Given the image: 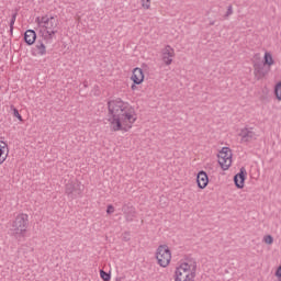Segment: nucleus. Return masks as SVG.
<instances>
[{"label": "nucleus", "mask_w": 281, "mask_h": 281, "mask_svg": "<svg viewBox=\"0 0 281 281\" xmlns=\"http://www.w3.org/2000/svg\"><path fill=\"white\" fill-rule=\"evenodd\" d=\"M27 225H30V216L25 213L19 214L11 225V232H13V236H15V238L25 236V232H27Z\"/></svg>", "instance_id": "nucleus-3"}, {"label": "nucleus", "mask_w": 281, "mask_h": 281, "mask_svg": "<svg viewBox=\"0 0 281 281\" xmlns=\"http://www.w3.org/2000/svg\"><path fill=\"white\" fill-rule=\"evenodd\" d=\"M35 48L37 50L38 56H45V54H47V47L45 46L43 40L37 41Z\"/></svg>", "instance_id": "nucleus-18"}, {"label": "nucleus", "mask_w": 281, "mask_h": 281, "mask_svg": "<svg viewBox=\"0 0 281 281\" xmlns=\"http://www.w3.org/2000/svg\"><path fill=\"white\" fill-rule=\"evenodd\" d=\"M137 83H133L132 85V87H131V89H132V91H135L136 89H137V86H136Z\"/></svg>", "instance_id": "nucleus-28"}, {"label": "nucleus", "mask_w": 281, "mask_h": 281, "mask_svg": "<svg viewBox=\"0 0 281 281\" xmlns=\"http://www.w3.org/2000/svg\"><path fill=\"white\" fill-rule=\"evenodd\" d=\"M239 137H241V143L249 144L256 139V132H254V127H245L240 130Z\"/></svg>", "instance_id": "nucleus-9"}, {"label": "nucleus", "mask_w": 281, "mask_h": 281, "mask_svg": "<svg viewBox=\"0 0 281 281\" xmlns=\"http://www.w3.org/2000/svg\"><path fill=\"white\" fill-rule=\"evenodd\" d=\"M196 278V261L194 259H186L176 269V281H194Z\"/></svg>", "instance_id": "nucleus-2"}, {"label": "nucleus", "mask_w": 281, "mask_h": 281, "mask_svg": "<svg viewBox=\"0 0 281 281\" xmlns=\"http://www.w3.org/2000/svg\"><path fill=\"white\" fill-rule=\"evenodd\" d=\"M122 212H123L127 223H132V221L135 220V216H136L135 206H133L131 203L123 204Z\"/></svg>", "instance_id": "nucleus-12"}, {"label": "nucleus", "mask_w": 281, "mask_h": 281, "mask_svg": "<svg viewBox=\"0 0 281 281\" xmlns=\"http://www.w3.org/2000/svg\"><path fill=\"white\" fill-rule=\"evenodd\" d=\"M162 63L165 65H172V59L175 58V48H172L170 45H167L162 50Z\"/></svg>", "instance_id": "nucleus-11"}, {"label": "nucleus", "mask_w": 281, "mask_h": 281, "mask_svg": "<svg viewBox=\"0 0 281 281\" xmlns=\"http://www.w3.org/2000/svg\"><path fill=\"white\" fill-rule=\"evenodd\" d=\"M217 158L222 170H229L232 167V149L229 147H223Z\"/></svg>", "instance_id": "nucleus-7"}, {"label": "nucleus", "mask_w": 281, "mask_h": 281, "mask_svg": "<svg viewBox=\"0 0 281 281\" xmlns=\"http://www.w3.org/2000/svg\"><path fill=\"white\" fill-rule=\"evenodd\" d=\"M40 36H41L40 41H43L45 45H52V43H54V40L56 38V33L41 30Z\"/></svg>", "instance_id": "nucleus-13"}, {"label": "nucleus", "mask_w": 281, "mask_h": 281, "mask_svg": "<svg viewBox=\"0 0 281 281\" xmlns=\"http://www.w3.org/2000/svg\"><path fill=\"white\" fill-rule=\"evenodd\" d=\"M263 243H266V245H273V236L271 235H266L263 237Z\"/></svg>", "instance_id": "nucleus-24"}, {"label": "nucleus", "mask_w": 281, "mask_h": 281, "mask_svg": "<svg viewBox=\"0 0 281 281\" xmlns=\"http://www.w3.org/2000/svg\"><path fill=\"white\" fill-rule=\"evenodd\" d=\"M16 15L18 13H13L12 14V18H11V21H10V31L12 32V30H14V23H16Z\"/></svg>", "instance_id": "nucleus-23"}, {"label": "nucleus", "mask_w": 281, "mask_h": 281, "mask_svg": "<svg viewBox=\"0 0 281 281\" xmlns=\"http://www.w3.org/2000/svg\"><path fill=\"white\" fill-rule=\"evenodd\" d=\"M234 14V9L232 4L228 5L225 16H232Z\"/></svg>", "instance_id": "nucleus-26"}, {"label": "nucleus", "mask_w": 281, "mask_h": 281, "mask_svg": "<svg viewBox=\"0 0 281 281\" xmlns=\"http://www.w3.org/2000/svg\"><path fill=\"white\" fill-rule=\"evenodd\" d=\"M131 80H133L134 85H142L144 82V70L134 68Z\"/></svg>", "instance_id": "nucleus-15"}, {"label": "nucleus", "mask_w": 281, "mask_h": 281, "mask_svg": "<svg viewBox=\"0 0 281 281\" xmlns=\"http://www.w3.org/2000/svg\"><path fill=\"white\" fill-rule=\"evenodd\" d=\"M113 212H115V207L113 205H108V209H106V214H113Z\"/></svg>", "instance_id": "nucleus-27"}, {"label": "nucleus", "mask_w": 281, "mask_h": 281, "mask_svg": "<svg viewBox=\"0 0 281 281\" xmlns=\"http://www.w3.org/2000/svg\"><path fill=\"white\" fill-rule=\"evenodd\" d=\"M198 187L201 190H204V188H207V183H210V178L207 177V173L205 171H200L196 177Z\"/></svg>", "instance_id": "nucleus-14"}, {"label": "nucleus", "mask_w": 281, "mask_h": 281, "mask_svg": "<svg viewBox=\"0 0 281 281\" xmlns=\"http://www.w3.org/2000/svg\"><path fill=\"white\" fill-rule=\"evenodd\" d=\"M108 111V122H110L111 131H128V128H133V124L137 121L135 111L122 99L109 101Z\"/></svg>", "instance_id": "nucleus-1"}, {"label": "nucleus", "mask_w": 281, "mask_h": 281, "mask_svg": "<svg viewBox=\"0 0 281 281\" xmlns=\"http://www.w3.org/2000/svg\"><path fill=\"white\" fill-rule=\"evenodd\" d=\"M24 41L26 45H34V43H36V31L27 30L24 33Z\"/></svg>", "instance_id": "nucleus-17"}, {"label": "nucleus", "mask_w": 281, "mask_h": 281, "mask_svg": "<svg viewBox=\"0 0 281 281\" xmlns=\"http://www.w3.org/2000/svg\"><path fill=\"white\" fill-rule=\"evenodd\" d=\"M83 191L85 186L78 180L70 181L66 184V194L69 199H78V196H82Z\"/></svg>", "instance_id": "nucleus-6"}, {"label": "nucleus", "mask_w": 281, "mask_h": 281, "mask_svg": "<svg viewBox=\"0 0 281 281\" xmlns=\"http://www.w3.org/2000/svg\"><path fill=\"white\" fill-rule=\"evenodd\" d=\"M274 94L277 100H281V81L276 85Z\"/></svg>", "instance_id": "nucleus-21"}, {"label": "nucleus", "mask_w": 281, "mask_h": 281, "mask_svg": "<svg viewBox=\"0 0 281 281\" xmlns=\"http://www.w3.org/2000/svg\"><path fill=\"white\" fill-rule=\"evenodd\" d=\"M100 277L103 279V281H111V273L100 270Z\"/></svg>", "instance_id": "nucleus-22"}, {"label": "nucleus", "mask_w": 281, "mask_h": 281, "mask_svg": "<svg viewBox=\"0 0 281 281\" xmlns=\"http://www.w3.org/2000/svg\"><path fill=\"white\" fill-rule=\"evenodd\" d=\"M262 65H266V67H271L273 65V57L271 56V53H265L263 61H261Z\"/></svg>", "instance_id": "nucleus-19"}, {"label": "nucleus", "mask_w": 281, "mask_h": 281, "mask_svg": "<svg viewBox=\"0 0 281 281\" xmlns=\"http://www.w3.org/2000/svg\"><path fill=\"white\" fill-rule=\"evenodd\" d=\"M11 111L13 112V117H16L19 122H23V116L19 113V110L14 108V105L10 106Z\"/></svg>", "instance_id": "nucleus-20"}, {"label": "nucleus", "mask_w": 281, "mask_h": 281, "mask_svg": "<svg viewBox=\"0 0 281 281\" xmlns=\"http://www.w3.org/2000/svg\"><path fill=\"white\" fill-rule=\"evenodd\" d=\"M156 260L158 261L159 267H168L170 260H172V252L168 245H160L156 251Z\"/></svg>", "instance_id": "nucleus-5"}, {"label": "nucleus", "mask_w": 281, "mask_h": 281, "mask_svg": "<svg viewBox=\"0 0 281 281\" xmlns=\"http://www.w3.org/2000/svg\"><path fill=\"white\" fill-rule=\"evenodd\" d=\"M35 23H37L40 27H44L46 32L58 34V25H60V22L56 15L37 16L35 19Z\"/></svg>", "instance_id": "nucleus-4"}, {"label": "nucleus", "mask_w": 281, "mask_h": 281, "mask_svg": "<svg viewBox=\"0 0 281 281\" xmlns=\"http://www.w3.org/2000/svg\"><path fill=\"white\" fill-rule=\"evenodd\" d=\"M142 7L145 10H149L150 9V0H142Z\"/></svg>", "instance_id": "nucleus-25"}, {"label": "nucleus", "mask_w": 281, "mask_h": 281, "mask_svg": "<svg viewBox=\"0 0 281 281\" xmlns=\"http://www.w3.org/2000/svg\"><path fill=\"white\" fill-rule=\"evenodd\" d=\"M269 71H271V67L266 66L262 64V61H257L254 64V74L256 80H262V78H265Z\"/></svg>", "instance_id": "nucleus-8"}, {"label": "nucleus", "mask_w": 281, "mask_h": 281, "mask_svg": "<svg viewBox=\"0 0 281 281\" xmlns=\"http://www.w3.org/2000/svg\"><path fill=\"white\" fill-rule=\"evenodd\" d=\"M245 179H247V169H245V167H241L239 169V172L234 176V183L236 188L243 190V188H245Z\"/></svg>", "instance_id": "nucleus-10"}, {"label": "nucleus", "mask_w": 281, "mask_h": 281, "mask_svg": "<svg viewBox=\"0 0 281 281\" xmlns=\"http://www.w3.org/2000/svg\"><path fill=\"white\" fill-rule=\"evenodd\" d=\"M210 25H214V21L210 22Z\"/></svg>", "instance_id": "nucleus-29"}, {"label": "nucleus", "mask_w": 281, "mask_h": 281, "mask_svg": "<svg viewBox=\"0 0 281 281\" xmlns=\"http://www.w3.org/2000/svg\"><path fill=\"white\" fill-rule=\"evenodd\" d=\"M10 149L8 148V144L3 140H0V166L8 159V154Z\"/></svg>", "instance_id": "nucleus-16"}]
</instances>
